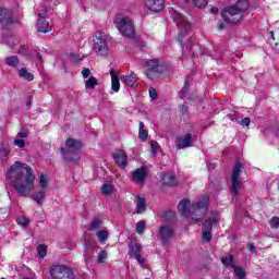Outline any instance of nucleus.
<instances>
[{
  "instance_id": "72a5a7b5",
  "label": "nucleus",
  "mask_w": 279,
  "mask_h": 279,
  "mask_svg": "<svg viewBox=\"0 0 279 279\" xmlns=\"http://www.w3.org/2000/svg\"><path fill=\"white\" fill-rule=\"evenodd\" d=\"M189 88H191V84L189 83V81H185L181 89V99H184L186 97L189 93Z\"/></svg>"
},
{
  "instance_id": "c9c22d12",
  "label": "nucleus",
  "mask_w": 279,
  "mask_h": 279,
  "mask_svg": "<svg viewBox=\"0 0 279 279\" xmlns=\"http://www.w3.org/2000/svg\"><path fill=\"white\" fill-rule=\"evenodd\" d=\"M104 221L100 218H94L90 223V230H98L99 226H101Z\"/></svg>"
},
{
  "instance_id": "bb28decb",
  "label": "nucleus",
  "mask_w": 279,
  "mask_h": 279,
  "mask_svg": "<svg viewBox=\"0 0 279 279\" xmlns=\"http://www.w3.org/2000/svg\"><path fill=\"white\" fill-rule=\"evenodd\" d=\"M95 86H99V81H97V77L90 76L86 82H85V88L86 90H94Z\"/></svg>"
},
{
  "instance_id": "79ce46f5",
  "label": "nucleus",
  "mask_w": 279,
  "mask_h": 279,
  "mask_svg": "<svg viewBox=\"0 0 279 279\" xmlns=\"http://www.w3.org/2000/svg\"><path fill=\"white\" fill-rule=\"evenodd\" d=\"M213 240V231H203V241L210 243Z\"/></svg>"
},
{
  "instance_id": "a18cd8bd",
  "label": "nucleus",
  "mask_w": 279,
  "mask_h": 279,
  "mask_svg": "<svg viewBox=\"0 0 279 279\" xmlns=\"http://www.w3.org/2000/svg\"><path fill=\"white\" fill-rule=\"evenodd\" d=\"M189 113V107H186V105H181L179 107V114H181V117H184V114Z\"/></svg>"
},
{
  "instance_id": "c85d7f7f",
  "label": "nucleus",
  "mask_w": 279,
  "mask_h": 279,
  "mask_svg": "<svg viewBox=\"0 0 279 279\" xmlns=\"http://www.w3.org/2000/svg\"><path fill=\"white\" fill-rule=\"evenodd\" d=\"M241 171H243V163L236 161L233 167L231 178H241Z\"/></svg>"
},
{
  "instance_id": "a878e982",
  "label": "nucleus",
  "mask_w": 279,
  "mask_h": 279,
  "mask_svg": "<svg viewBox=\"0 0 279 279\" xmlns=\"http://www.w3.org/2000/svg\"><path fill=\"white\" fill-rule=\"evenodd\" d=\"M4 62H5L7 66L16 69V66H19L21 60H19V56H11V57H7Z\"/></svg>"
},
{
  "instance_id": "ddd939ff",
  "label": "nucleus",
  "mask_w": 279,
  "mask_h": 279,
  "mask_svg": "<svg viewBox=\"0 0 279 279\" xmlns=\"http://www.w3.org/2000/svg\"><path fill=\"white\" fill-rule=\"evenodd\" d=\"M193 144V135L191 133L185 134L184 136H179L175 141L177 149H186Z\"/></svg>"
},
{
  "instance_id": "49530a36",
  "label": "nucleus",
  "mask_w": 279,
  "mask_h": 279,
  "mask_svg": "<svg viewBox=\"0 0 279 279\" xmlns=\"http://www.w3.org/2000/svg\"><path fill=\"white\" fill-rule=\"evenodd\" d=\"M250 123H252V120H250V118H244L240 121V125H242L243 128H250Z\"/></svg>"
},
{
  "instance_id": "4be33fe9",
  "label": "nucleus",
  "mask_w": 279,
  "mask_h": 279,
  "mask_svg": "<svg viewBox=\"0 0 279 279\" xmlns=\"http://www.w3.org/2000/svg\"><path fill=\"white\" fill-rule=\"evenodd\" d=\"M219 223V218L214 216L211 218H207L203 225V231L213 232V227Z\"/></svg>"
},
{
  "instance_id": "603ef678",
  "label": "nucleus",
  "mask_w": 279,
  "mask_h": 279,
  "mask_svg": "<svg viewBox=\"0 0 279 279\" xmlns=\"http://www.w3.org/2000/svg\"><path fill=\"white\" fill-rule=\"evenodd\" d=\"M247 250H248V252L254 253V252H256V246H255L254 244H250V245L247 246Z\"/></svg>"
},
{
  "instance_id": "ea45409f",
  "label": "nucleus",
  "mask_w": 279,
  "mask_h": 279,
  "mask_svg": "<svg viewBox=\"0 0 279 279\" xmlns=\"http://www.w3.org/2000/svg\"><path fill=\"white\" fill-rule=\"evenodd\" d=\"M192 1L194 5L199 9L206 8L208 5V0H192Z\"/></svg>"
},
{
  "instance_id": "a19ab883",
  "label": "nucleus",
  "mask_w": 279,
  "mask_h": 279,
  "mask_svg": "<svg viewBox=\"0 0 279 279\" xmlns=\"http://www.w3.org/2000/svg\"><path fill=\"white\" fill-rule=\"evenodd\" d=\"M39 183H40L41 189H47V186H49V183L47 181V175L41 174L39 177Z\"/></svg>"
},
{
  "instance_id": "37998d69",
  "label": "nucleus",
  "mask_w": 279,
  "mask_h": 279,
  "mask_svg": "<svg viewBox=\"0 0 279 279\" xmlns=\"http://www.w3.org/2000/svg\"><path fill=\"white\" fill-rule=\"evenodd\" d=\"M13 143L16 147H20V149H24L25 147V140L23 138H16Z\"/></svg>"
},
{
  "instance_id": "a211bd4d",
  "label": "nucleus",
  "mask_w": 279,
  "mask_h": 279,
  "mask_svg": "<svg viewBox=\"0 0 279 279\" xmlns=\"http://www.w3.org/2000/svg\"><path fill=\"white\" fill-rule=\"evenodd\" d=\"M243 189V181L241 178H231L230 194L234 197H239V191Z\"/></svg>"
},
{
  "instance_id": "9b49d317",
  "label": "nucleus",
  "mask_w": 279,
  "mask_h": 279,
  "mask_svg": "<svg viewBox=\"0 0 279 279\" xmlns=\"http://www.w3.org/2000/svg\"><path fill=\"white\" fill-rule=\"evenodd\" d=\"M221 263L222 265H225V267H231V269L234 270L235 278H247V274L245 272V270L242 267H239L236 266V264H234V255H230L229 257H222Z\"/></svg>"
},
{
  "instance_id": "8fccbe9b",
  "label": "nucleus",
  "mask_w": 279,
  "mask_h": 279,
  "mask_svg": "<svg viewBox=\"0 0 279 279\" xmlns=\"http://www.w3.org/2000/svg\"><path fill=\"white\" fill-rule=\"evenodd\" d=\"M218 29L221 32L222 29H226V23L222 21L218 22Z\"/></svg>"
},
{
  "instance_id": "39448f33",
  "label": "nucleus",
  "mask_w": 279,
  "mask_h": 279,
  "mask_svg": "<svg viewBox=\"0 0 279 279\" xmlns=\"http://www.w3.org/2000/svg\"><path fill=\"white\" fill-rule=\"evenodd\" d=\"M80 149H82V142L69 137L65 141V147L61 148V154L68 162H77V160H80V157H77Z\"/></svg>"
},
{
  "instance_id": "7c9ffc66",
  "label": "nucleus",
  "mask_w": 279,
  "mask_h": 279,
  "mask_svg": "<svg viewBox=\"0 0 279 279\" xmlns=\"http://www.w3.org/2000/svg\"><path fill=\"white\" fill-rule=\"evenodd\" d=\"M146 228H147V222H145L144 220H140L136 223V232H137V234H143V232H145Z\"/></svg>"
},
{
  "instance_id": "bf43d9fd",
  "label": "nucleus",
  "mask_w": 279,
  "mask_h": 279,
  "mask_svg": "<svg viewBox=\"0 0 279 279\" xmlns=\"http://www.w3.org/2000/svg\"><path fill=\"white\" fill-rule=\"evenodd\" d=\"M277 136H279V128H278Z\"/></svg>"
},
{
  "instance_id": "5fc2aeb1",
  "label": "nucleus",
  "mask_w": 279,
  "mask_h": 279,
  "mask_svg": "<svg viewBox=\"0 0 279 279\" xmlns=\"http://www.w3.org/2000/svg\"><path fill=\"white\" fill-rule=\"evenodd\" d=\"M270 37L272 38V40H276V38L274 37V31L270 32Z\"/></svg>"
},
{
  "instance_id": "2f4dec72",
  "label": "nucleus",
  "mask_w": 279,
  "mask_h": 279,
  "mask_svg": "<svg viewBox=\"0 0 279 279\" xmlns=\"http://www.w3.org/2000/svg\"><path fill=\"white\" fill-rule=\"evenodd\" d=\"M269 226H270V228H272L274 230H279V217H278V216H274V217L269 220Z\"/></svg>"
},
{
  "instance_id": "7ed1b4c3",
  "label": "nucleus",
  "mask_w": 279,
  "mask_h": 279,
  "mask_svg": "<svg viewBox=\"0 0 279 279\" xmlns=\"http://www.w3.org/2000/svg\"><path fill=\"white\" fill-rule=\"evenodd\" d=\"M250 10V0H238L233 5L226 7L222 10L221 16L225 23L236 25L243 21L245 12Z\"/></svg>"
},
{
  "instance_id": "aec40b11",
  "label": "nucleus",
  "mask_w": 279,
  "mask_h": 279,
  "mask_svg": "<svg viewBox=\"0 0 279 279\" xmlns=\"http://www.w3.org/2000/svg\"><path fill=\"white\" fill-rule=\"evenodd\" d=\"M111 75V90L113 93H119L121 90V82L119 81V75H117V72H114V69L110 70Z\"/></svg>"
},
{
  "instance_id": "6e6d98bb",
  "label": "nucleus",
  "mask_w": 279,
  "mask_h": 279,
  "mask_svg": "<svg viewBox=\"0 0 279 279\" xmlns=\"http://www.w3.org/2000/svg\"><path fill=\"white\" fill-rule=\"evenodd\" d=\"M73 58H74L75 60H82V59H80V56H77V54H74Z\"/></svg>"
},
{
  "instance_id": "0eeeda50",
  "label": "nucleus",
  "mask_w": 279,
  "mask_h": 279,
  "mask_svg": "<svg viewBox=\"0 0 279 279\" xmlns=\"http://www.w3.org/2000/svg\"><path fill=\"white\" fill-rule=\"evenodd\" d=\"M171 16L180 29L178 40L179 43H182L184 37L191 32V22H189L186 17H184L180 12L175 10H171Z\"/></svg>"
},
{
  "instance_id": "c756f323",
  "label": "nucleus",
  "mask_w": 279,
  "mask_h": 279,
  "mask_svg": "<svg viewBox=\"0 0 279 279\" xmlns=\"http://www.w3.org/2000/svg\"><path fill=\"white\" fill-rule=\"evenodd\" d=\"M37 255L39 256V258H45L47 256V245L39 244L37 246Z\"/></svg>"
},
{
  "instance_id": "f3484780",
  "label": "nucleus",
  "mask_w": 279,
  "mask_h": 279,
  "mask_svg": "<svg viewBox=\"0 0 279 279\" xmlns=\"http://www.w3.org/2000/svg\"><path fill=\"white\" fill-rule=\"evenodd\" d=\"M146 7L150 12H162L165 10V0H146Z\"/></svg>"
},
{
  "instance_id": "4d7b16f0",
  "label": "nucleus",
  "mask_w": 279,
  "mask_h": 279,
  "mask_svg": "<svg viewBox=\"0 0 279 279\" xmlns=\"http://www.w3.org/2000/svg\"><path fill=\"white\" fill-rule=\"evenodd\" d=\"M92 247H97V242H92Z\"/></svg>"
},
{
  "instance_id": "1a4fd4ad",
  "label": "nucleus",
  "mask_w": 279,
  "mask_h": 279,
  "mask_svg": "<svg viewBox=\"0 0 279 279\" xmlns=\"http://www.w3.org/2000/svg\"><path fill=\"white\" fill-rule=\"evenodd\" d=\"M50 276L52 279H75L73 268L66 265H52L50 267Z\"/></svg>"
},
{
  "instance_id": "4468645a",
  "label": "nucleus",
  "mask_w": 279,
  "mask_h": 279,
  "mask_svg": "<svg viewBox=\"0 0 279 279\" xmlns=\"http://www.w3.org/2000/svg\"><path fill=\"white\" fill-rule=\"evenodd\" d=\"M131 177L133 182H136L137 184H143V182L147 180V168H137L135 171L132 172Z\"/></svg>"
},
{
  "instance_id": "f704fd0d",
  "label": "nucleus",
  "mask_w": 279,
  "mask_h": 279,
  "mask_svg": "<svg viewBox=\"0 0 279 279\" xmlns=\"http://www.w3.org/2000/svg\"><path fill=\"white\" fill-rule=\"evenodd\" d=\"M97 236H98V240L100 241V243H104V241H108L109 234H108V231L100 230V231H98Z\"/></svg>"
},
{
  "instance_id": "393cba45",
  "label": "nucleus",
  "mask_w": 279,
  "mask_h": 279,
  "mask_svg": "<svg viewBox=\"0 0 279 279\" xmlns=\"http://www.w3.org/2000/svg\"><path fill=\"white\" fill-rule=\"evenodd\" d=\"M145 210H147V202L145 201V198L138 196L137 204H136V213L138 215H143V213H145Z\"/></svg>"
},
{
  "instance_id": "412c9836",
  "label": "nucleus",
  "mask_w": 279,
  "mask_h": 279,
  "mask_svg": "<svg viewBox=\"0 0 279 279\" xmlns=\"http://www.w3.org/2000/svg\"><path fill=\"white\" fill-rule=\"evenodd\" d=\"M120 80L122 84H125L126 86H134V84L138 82V75H136L134 72H131L130 75H122Z\"/></svg>"
},
{
  "instance_id": "58836bf2",
  "label": "nucleus",
  "mask_w": 279,
  "mask_h": 279,
  "mask_svg": "<svg viewBox=\"0 0 279 279\" xmlns=\"http://www.w3.org/2000/svg\"><path fill=\"white\" fill-rule=\"evenodd\" d=\"M16 221L19 226H22V228H27L29 226V219L25 217H20L16 219Z\"/></svg>"
},
{
  "instance_id": "de8ad7c7",
  "label": "nucleus",
  "mask_w": 279,
  "mask_h": 279,
  "mask_svg": "<svg viewBox=\"0 0 279 279\" xmlns=\"http://www.w3.org/2000/svg\"><path fill=\"white\" fill-rule=\"evenodd\" d=\"M82 75L85 80H87V77L90 76V69L88 68H84L83 71H82Z\"/></svg>"
},
{
  "instance_id": "dca6fc26",
  "label": "nucleus",
  "mask_w": 279,
  "mask_h": 279,
  "mask_svg": "<svg viewBox=\"0 0 279 279\" xmlns=\"http://www.w3.org/2000/svg\"><path fill=\"white\" fill-rule=\"evenodd\" d=\"M112 158L116 165H118V167L121 169H125V167H128V155L125 151L119 150L118 153H113Z\"/></svg>"
},
{
  "instance_id": "6e6552de",
  "label": "nucleus",
  "mask_w": 279,
  "mask_h": 279,
  "mask_svg": "<svg viewBox=\"0 0 279 279\" xmlns=\"http://www.w3.org/2000/svg\"><path fill=\"white\" fill-rule=\"evenodd\" d=\"M93 49L97 56H108V35L101 31H98L94 34L93 39Z\"/></svg>"
},
{
  "instance_id": "13d9d810",
  "label": "nucleus",
  "mask_w": 279,
  "mask_h": 279,
  "mask_svg": "<svg viewBox=\"0 0 279 279\" xmlns=\"http://www.w3.org/2000/svg\"><path fill=\"white\" fill-rule=\"evenodd\" d=\"M38 60H43V56L38 54L37 56Z\"/></svg>"
},
{
  "instance_id": "cd10ccee",
  "label": "nucleus",
  "mask_w": 279,
  "mask_h": 279,
  "mask_svg": "<svg viewBox=\"0 0 279 279\" xmlns=\"http://www.w3.org/2000/svg\"><path fill=\"white\" fill-rule=\"evenodd\" d=\"M138 136L141 138L142 143H145V141H147V138L149 137V132L147 130H145V123L144 122H140Z\"/></svg>"
},
{
  "instance_id": "052dcab7",
  "label": "nucleus",
  "mask_w": 279,
  "mask_h": 279,
  "mask_svg": "<svg viewBox=\"0 0 279 279\" xmlns=\"http://www.w3.org/2000/svg\"><path fill=\"white\" fill-rule=\"evenodd\" d=\"M1 279H5V277H2Z\"/></svg>"
},
{
  "instance_id": "3c124183",
  "label": "nucleus",
  "mask_w": 279,
  "mask_h": 279,
  "mask_svg": "<svg viewBox=\"0 0 279 279\" xmlns=\"http://www.w3.org/2000/svg\"><path fill=\"white\" fill-rule=\"evenodd\" d=\"M210 13H211V14H219V8L213 7V8L210 9Z\"/></svg>"
},
{
  "instance_id": "20e7f679",
  "label": "nucleus",
  "mask_w": 279,
  "mask_h": 279,
  "mask_svg": "<svg viewBox=\"0 0 279 279\" xmlns=\"http://www.w3.org/2000/svg\"><path fill=\"white\" fill-rule=\"evenodd\" d=\"M144 69H146L144 75L150 82H156V80H160L165 73H167V66H165L160 59H146L143 62Z\"/></svg>"
},
{
  "instance_id": "f8f14e48",
  "label": "nucleus",
  "mask_w": 279,
  "mask_h": 279,
  "mask_svg": "<svg viewBox=\"0 0 279 279\" xmlns=\"http://www.w3.org/2000/svg\"><path fill=\"white\" fill-rule=\"evenodd\" d=\"M143 252V245L141 243H130L129 244V256L130 258L137 260L140 265H145V258L141 255Z\"/></svg>"
},
{
  "instance_id": "864d4df0",
  "label": "nucleus",
  "mask_w": 279,
  "mask_h": 279,
  "mask_svg": "<svg viewBox=\"0 0 279 279\" xmlns=\"http://www.w3.org/2000/svg\"><path fill=\"white\" fill-rule=\"evenodd\" d=\"M26 108H32V96H28V100L26 102Z\"/></svg>"
},
{
  "instance_id": "e433bc0d",
  "label": "nucleus",
  "mask_w": 279,
  "mask_h": 279,
  "mask_svg": "<svg viewBox=\"0 0 279 279\" xmlns=\"http://www.w3.org/2000/svg\"><path fill=\"white\" fill-rule=\"evenodd\" d=\"M158 149H160V144H158V142L156 141H153L150 144V151L153 156H156V154H158Z\"/></svg>"
},
{
  "instance_id": "4c0bfd02",
  "label": "nucleus",
  "mask_w": 279,
  "mask_h": 279,
  "mask_svg": "<svg viewBox=\"0 0 279 279\" xmlns=\"http://www.w3.org/2000/svg\"><path fill=\"white\" fill-rule=\"evenodd\" d=\"M101 193H102L104 195H112V185H110V184H104V185L101 186Z\"/></svg>"
},
{
  "instance_id": "c03bdc74",
  "label": "nucleus",
  "mask_w": 279,
  "mask_h": 279,
  "mask_svg": "<svg viewBox=\"0 0 279 279\" xmlns=\"http://www.w3.org/2000/svg\"><path fill=\"white\" fill-rule=\"evenodd\" d=\"M148 93H149L150 99H158V92L156 90V88L150 87L148 89Z\"/></svg>"
},
{
  "instance_id": "423d86ee",
  "label": "nucleus",
  "mask_w": 279,
  "mask_h": 279,
  "mask_svg": "<svg viewBox=\"0 0 279 279\" xmlns=\"http://www.w3.org/2000/svg\"><path fill=\"white\" fill-rule=\"evenodd\" d=\"M113 23L122 36H125V38H134V21L129 17L118 15L113 19Z\"/></svg>"
},
{
  "instance_id": "f257e3e1",
  "label": "nucleus",
  "mask_w": 279,
  "mask_h": 279,
  "mask_svg": "<svg viewBox=\"0 0 279 279\" xmlns=\"http://www.w3.org/2000/svg\"><path fill=\"white\" fill-rule=\"evenodd\" d=\"M36 175H34V170L27 163L21 161H15L7 172V182L10 186L15 189L20 197H31L33 202H36L38 206H43L45 202L46 193L45 190L31 195L34 191V182Z\"/></svg>"
},
{
  "instance_id": "09e8293b",
  "label": "nucleus",
  "mask_w": 279,
  "mask_h": 279,
  "mask_svg": "<svg viewBox=\"0 0 279 279\" xmlns=\"http://www.w3.org/2000/svg\"><path fill=\"white\" fill-rule=\"evenodd\" d=\"M19 138H27V133L25 131H21L17 133Z\"/></svg>"
},
{
  "instance_id": "f03ea898",
  "label": "nucleus",
  "mask_w": 279,
  "mask_h": 279,
  "mask_svg": "<svg viewBox=\"0 0 279 279\" xmlns=\"http://www.w3.org/2000/svg\"><path fill=\"white\" fill-rule=\"evenodd\" d=\"M208 202H210V197L208 195L202 196L192 204L189 198H183L178 205V210L183 219H186L190 215L192 221L199 223V221H204V217H206Z\"/></svg>"
},
{
  "instance_id": "473e14b6",
  "label": "nucleus",
  "mask_w": 279,
  "mask_h": 279,
  "mask_svg": "<svg viewBox=\"0 0 279 279\" xmlns=\"http://www.w3.org/2000/svg\"><path fill=\"white\" fill-rule=\"evenodd\" d=\"M108 258V252L106 251H100L97 257V263H99V265L106 263V259Z\"/></svg>"
},
{
  "instance_id": "6ab92c4d",
  "label": "nucleus",
  "mask_w": 279,
  "mask_h": 279,
  "mask_svg": "<svg viewBox=\"0 0 279 279\" xmlns=\"http://www.w3.org/2000/svg\"><path fill=\"white\" fill-rule=\"evenodd\" d=\"M159 234L162 243H167V241L173 238V229L169 226H162L159 228Z\"/></svg>"
},
{
  "instance_id": "5701e85b",
  "label": "nucleus",
  "mask_w": 279,
  "mask_h": 279,
  "mask_svg": "<svg viewBox=\"0 0 279 279\" xmlns=\"http://www.w3.org/2000/svg\"><path fill=\"white\" fill-rule=\"evenodd\" d=\"M19 77L22 80H26V82H34L35 76L32 72L27 71V68H22L19 70Z\"/></svg>"
},
{
  "instance_id": "2eb2a0df",
  "label": "nucleus",
  "mask_w": 279,
  "mask_h": 279,
  "mask_svg": "<svg viewBox=\"0 0 279 279\" xmlns=\"http://www.w3.org/2000/svg\"><path fill=\"white\" fill-rule=\"evenodd\" d=\"M38 16L39 20L36 24L37 32L40 34H49V32H51V27L49 26V22L45 19V13H38Z\"/></svg>"
},
{
  "instance_id": "9d476101",
  "label": "nucleus",
  "mask_w": 279,
  "mask_h": 279,
  "mask_svg": "<svg viewBox=\"0 0 279 279\" xmlns=\"http://www.w3.org/2000/svg\"><path fill=\"white\" fill-rule=\"evenodd\" d=\"M0 25L2 27H12V25H21V19L15 17L12 9L0 7Z\"/></svg>"
},
{
  "instance_id": "b1692460",
  "label": "nucleus",
  "mask_w": 279,
  "mask_h": 279,
  "mask_svg": "<svg viewBox=\"0 0 279 279\" xmlns=\"http://www.w3.org/2000/svg\"><path fill=\"white\" fill-rule=\"evenodd\" d=\"M161 181H162V184H165L166 186H175L178 184L175 177L169 173H165Z\"/></svg>"
}]
</instances>
